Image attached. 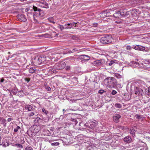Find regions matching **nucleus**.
Returning a JSON list of instances; mask_svg holds the SVG:
<instances>
[{
    "mask_svg": "<svg viewBox=\"0 0 150 150\" xmlns=\"http://www.w3.org/2000/svg\"><path fill=\"white\" fill-rule=\"evenodd\" d=\"M105 85L110 88H115L117 85L116 80L113 77H109L104 80Z\"/></svg>",
    "mask_w": 150,
    "mask_h": 150,
    "instance_id": "nucleus-1",
    "label": "nucleus"
},
{
    "mask_svg": "<svg viewBox=\"0 0 150 150\" xmlns=\"http://www.w3.org/2000/svg\"><path fill=\"white\" fill-rule=\"evenodd\" d=\"M112 37L111 35L107 34L104 35L100 39V42L103 44H107L112 42Z\"/></svg>",
    "mask_w": 150,
    "mask_h": 150,
    "instance_id": "nucleus-2",
    "label": "nucleus"
},
{
    "mask_svg": "<svg viewBox=\"0 0 150 150\" xmlns=\"http://www.w3.org/2000/svg\"><path fill=\"white\" fill-rule=\"evenodd\" d=\"M46 57L43 55L40 56H37L34 59V62L36 64L39 65L43 63L46 60Z\"/></svg>",
    "mask_w": 150,
    "mask_h": 150,
    "instance_id": "nucleus-3",
    "label": "nucleus"
},
{
    "mask_svg": "<svg viewBox=\"0 0 150 150\" xmlns=\"http://www.w3.org/2000/svg\"><path fill=\"white\" fill-rule=\"evenodd\" d=\"M66 64L64 62L57 63L55 64L54 67L57 70L63 69L65 67Z\"/></svg>",
    "mask_w": 150,
    "mask_h": 150,
    "instance_id": "nucleus-4",
    "label": "nucleus"
},
{
    "mask_svg": "<svg viewBox=\"0 0 150 150\" xmlns=\"http://www.w3.org/2000/svg\"><path fill=\"white\" fill-rule=\"evenodd\" d=\"M51 55H52V59L53 58L54 59V60L55 61H57L61 57L60 54L57 53L56 52L52 53Z\"/></svg>",
    "mask_w": 150,
    "mask_h": 150,
    "instance_id": "nucleus-5",
    "label": "nucleus"
},
{
    "mask_svg": "<svg viewBox=\"0 0 150 150\" xmlns=\"http://www.w3.org/2000/svg\"><path fill=\"white\" fill-rule=\"evenodd\" d=\"M97 122L96 120L94 121H90L87 123V127L89 128L93 129L96 127L97 125Z\"/></svg>",
    "mask_w": 150,
    "mask_h": 150,
    "instance_id": "nucleus-6",
    "label": "nucleus"
},
{
    "mask_svg": "<svg viewBox=\"0 0 150 150\" xmlns=\"http://www.w3.org/2000/svg\"><path fill=\"white\" fill-rule=\"evenodd\" d=\"M134 92L135 94L137 95H141L142 96L144 93L143 91L141 88L137 87H136L134 88Z\"/></svg>",
    "mask_w": 150,
    "mask_h": 150,
    "instance_id": "nucleus-7",
    "label": "nucleus"
},
{
    "mask_svg": "<svg viewBox=\"0 0 150 150\" xmlns=\"http://www.w3.org/2000/svg\"><path fill=\"white\" fill-rule=\"evenodd\" d=\"M132 48L136 50L142 51H144L145 49V48L144 47L138 45H137L135 46H133Z\"/></svg>",
    "mask_w": 150,
    "mask_h": 150,
    "instance_id": "nucleus-8",
    "label": "nucleus"
},
{
    "mask_svg": "<svg viewBox=\"0 0 150 150\" xmlns=\"http://www.w3.org/2000/svg\"><path fill=\"white\" fill-rule=\"evenodd\" d=\"M137 127L136 126H132L129 130L130 133L133 136H135V133L137 131Z\"/></svg>",
    "mask_w": 150,
    "mask_h": 150,
    "instance_id": "nucleus-9",
    "label": "nucleus"
},
{
    "mask_svg": "<svg viewBox=\"0 0 150 150\" xmlns=\"http://www.w3.org/2000/svg\"><path fill=\"white\" fill-rule=\"evenodd\" d=\"M18 17L20 21L25 22L27 20L25 16L23 14H18Z\"/></svg>",
    "mask_w": 150,
    "mask_h": 150,
    "instance_id": "nucleus-10",
    "label": "nucleus"
},
{
    "mask_svg": "<svg viewBox=\"0 0 150 150\" xmlns=\"http://www.w3.org/2000/svg\"><path fill=\"white\" fill-rule=\"evenodd\" d=\"M110 11L108 10H106V11L103 12L101 13L102 18H105V17H107L110 16Z\"/></svg>",
    "mask_w": 150,
    "mask_h": 150,
    "instance_id": "nucleus-11",
    "label": "nucleus"
},
{
    "mask_svg": "<svg viewBox=\"0 0 150 150\" xmlns=\"http://www.w3.org/2000/svg\"><path fill=\"white\" fill-rule=\"evenodd\" d=\"M105 61L104 59L97 60L95 61V64L97 66H100L104 64Z\"/></svg>",
    "mask_w": 150,
    "mask_h": 150,
    "instance_id": "nucleus-12",
    "label": "nucleus"
},
{
    "mask_svg": "<svg viewBox=\"0 0 150 150\" xmlns=\"http://www.w3.org/2000/svg\"><path fill=\"white\" fill-rule=\"evenodd\" d=\"M118 62V61L117 60L114 59L110 61L109 62H107L106 64L108 66H113L116 64Z\"/></svg>",
    "mask_w": 150,
    "mask_h": 150,
    "instance_id": "nucleus-13",
    "label": "nucleus"
},
{
    "mask_svg": "<svg viewBox=\"0 0 150 150\" xmlns=\"http://www.w3.org/2000/svg\"><path fill=\"white\" fill-rule=\"evenodd\" d=\"M79 58L81 59H83L86 61H88L90 59V57L88 55L84 54L80 55Z\"/></svg>",
    "mask_w": 150,
    "mask_h": 150,
    "instance_id": "nucleus-14",
    "label": "nucleus"
},
{
    "mask_svg": "<svg viewBox=\"0 0 150 150\" xmlns=\"http://www.w3.org/2000/svg\"><path fill=\"white\" fill-rule=\"evenodd\" d=\"M124 141L127 143H130L132 141V139L130 136H127L124 138Z\"/></svg>",
    "mask_w": 150,
    "mask_h": 150,
    "instance_id": "nucleus-15",
    "label": "nucleus"
},
{
    "mask_svg": "<svg viewBox=\"0 0 150 150\" xmlns=\"http://www.w3.org/2000/svg\"><path fill=\"white\" fill-rule=\"evenodd\" d=\"M112 138V136L109 133H105L104 136V138L106 140H108Z\"/></svg>",
    "mask_w": 150,
    "mask_h": 150,
    "instance_id": "nucleus-16",
    "label": "nucleus"
},
{
    "mask_svg": "<svg viewBox=\"0 0 150 150\" xmlns=\"http://www.w3.org/2000/svg\"><path fill=\"white\" fill-rule=\"evenodd\" d=\"M121 117V116L118 114H116L113 116L114 121L116 123L119 122V118Z\"/></svg>",
    "mask_w": 150,
    "mask_h": 150,
    "instance_id": "nucleus-17",
    "label": "nucleus"
},
{
    "mask_svg": "<svg viewBox=\"0 0 150 150\" xmlns=\"http://www.w3.org/2000/svg\"><path fill=\"white\" fill-rule=\"evenodd\" d=\"M25 108L26 110H28V111H33L34 110V108L30 105H26L25 106Z\"/></svg>",
    "mask_w": 150,
    "mask_h": 150,
    "instance_id": "nucleus-18",
    "label": "nucleus"
},
{
    "mask_svg": "<svg viewBox=\"0 0 150 150\" xmlns=\"http://www.w3.org/2000/svg\"><path fill=\"white\" fill-rule=\"evenodd\" d=\"M113 16L115 18H121V15L119 11H116L113 14Z\"/></svg>",
    "mask_w": 150,
    "mask_h": 150,
    "instance_id": "nucleus-19",
    "label": "nucleus"
},
{
    "mask_svg": "<svg viewBox=\"0 0 150 150\" xmlns=\"http://www.w3.org/2000/svg\"><path fill=\"white\" fill-rule=\"evenodd\" d=\"M87 123H85L82 122L79 123V126H81L82 128H86L87 127Z\"/></svg>",
    "mask_w": 150,
    "mask_h": 150,
    "instance_id": "nucleus-20",
    "label": "nucleus"
},
{
    "mask_svg": "<svg viewBox=\"0 0 150 150\" xmlns=\"http://www.w3.org/2000/svg\"><path fill=\"white\" fill-rule=\"evenodd\" d=\"M17 95L20 97H22L25 95V94L23 91H20L17 93Z\"/></svg>",
    "mask_w": 150,
    "mask_h": 150,
    "instance_id": "nucleus-21",
    "label": "nucleus"
},
{
    "mask_svg": "<svg viewBox=\"0 0 150 150\" xmlns=\"http://www.w3.org/2000/svg\"><path fill=\"white\" fill-rule=\"evenodd\" d=\"M136 119H138L139 121H140L141 124H142L143 123L142 121H143L144 120V119L143 117H141V115H136Z\"/></svg>",
    "mask_w": 150,
    "mask_h": 150,
    "instance_id": "nucleus-22",
    "label": "nucleus"
},
{
    "mask_svg": "<svg viewBox=\"0 0 150 150\" xmlns=\"http://www.w3.org/2000/svg\"><path fill=\"white\" fill-rule=\"evenodd\" d=\"M121 17H123L124 15H125V13H126V11L125 10H120L119 11Z\"/></svg>",
    "mask_w": 150,
    "mask_h": 150,
    "instance_id": "nucleus-23",
    "label": "nucleus"
},
{
    "mask_svg": "<svg viewBox=\"0 0 150 150\" xmlns=\"http://www.w3.org/2000/svg\"><path fill=\"white\" fill-rule=\"evenodd\" d=\"M64 28L65 29H71V24H70V23H69L68 24H65L64 25Z\"/></svg>",
    "mask_w": 150,
    "mask_h": 150,
    "instance_id": "nucleus-24",
    "label": "nucleus"
},
{
    "mask_svg": "<svg viewBox=\"0 0 150 150\" xmlns=\"http://www.w3.org/2000/svg\"><path fill=\"white\" fill-rule=\"evenodd\" d=\"M33 8L35 11H38L39 12L41 11V9H40L38 8V7L35 6H33Z\"/></svg>",
    "mask_w": 150,
    "mask_h": 150,
    "instance_id": "nucleus-25",
    "label": "nucleus"
},
{
    "mask_svg": "<svg viewBox=\"0 0 150 150\" xmlns=\"http://www.w3.org/2000/svg\"><path fill=\"white\" fill-rule=\"evenodd\" d=\"M48 20L50 23H52L53 24H55V22L54 21L53 17L49 18H48Z\"/></svg>",
    "mask_w": 150,
    "mask_h": 150,
    "instance_id": "nucleus-26",
    "label": "nucleus"
},
{
    "mask_svg": "<svg viewBox=\"0 0 150 150\" xmlns=\"http://www.w3.org/2000/svg\"><path fill=\"white\" fill-rule=\"evenodd\" d=\"M145 93L148 95L150 96V86L148 89H146L145 90Z\"/></svg>",
    "mask_w": 150,
    "mask_h": 150,
    "instance_id": "nucleus-27",
    "label": "nucleus"
},
{
    "mask_svg": "<svg viewBox=\"0 0 150 150\" xmlns=\"http://www.w3.org/2000/svg\"><path fill=\"white\" fill-rule=\"evenodd\" d=\"M114 76L117 79H120L122 78V76L118 74H115Z\"/></svg>",
    "mask_w": 150,
    "mask_h": 150,
    "instance_id": "nucleus-28",
    "label": "nucleus"
},
{
    "mask_svg": "<svg viewBox=\"0 0 150 150\" xmlns=\"http://www.w3.org/2000/svg\"><path fill=\"white\" fill-rule=\"evenodd\" d=\"M35 68H33V67L31 68L29 70V73H30L33 74L35 72Z\"/></svg>",
    "mask_w": 150,
    "mask_h": 150,
    "instance_id": "nucleus-29",
    "label": "nucleus"
},
{
    "mask_svg": "<svg viewBox=\"0 0 150 150\" xmlns=\"http://www.w3.org/2000/svg\"><path fill=\"white\" fill-rule=\"evenodd\" d=\"M115 106L117 108H120L122 107V105L119 103H116L115 105Z\"/></svg>",
    "mask_w": 150,
    "mask_h": 150,
    "instance_id": "nucleus-30",
    "label": "nucleus"
},
{
    "mask_svg": "<svg viewBox=\"0 0 150 150\" xmlns=\"http://www.w3.org/2000/svg\"><path fill=\"white\" fill-rule=\"evenodd\" d=\"M71 121H72L71 123L75 125H76L78 123V122L76 119H73Z\"/></svg>",
    "mask_w": 150,
    "mask_h": 150,
    "instance_id": "nucleus-31",
    "label": "nucleus"
},
{
    "mask_svg": "<svg viewBox=\"0 0 150 150\" xmlns=\"http://www.w3.org/2000/svg\"><path fill=\"white\" fill-rule=\"evenodd\" d=\"M56 69L54 68H50L49 69V71L51 72V73H56V71L55 70Z\"/></svg>",
    "mask_w": 150,
    "mask_h": 150,
    "instance_id": "nucleus-32",
    "label": "nucleus"
},
{
    "mask_svg": "<svg viewBox=\"0 0 150 150\" xmlns=\"http://www.w3.org/2000/svg\"><path fill=\"white\" fill-rule=\"evenodd\" d=\"M58 28H59L61 30H63L65 29L64 26L63 25H59L58 26Z\"/></svg>",
    "mask_w": 150,
    "mask_h": 150,
    "instance_id": "nucleus-33",
    "label": "nucleus"
},
{
    "mask_svg": "<svg viewBox=\"0 0 150 150\" xmlns=\"http://www.w3.org/2000/svg\"><path fill=\"white\" fill-rule=\"evenodd\" d=\"M41 119L39 117H37L34 120V121L35 122L39 123L41 121L40 120H41Z\"/></svg>",
    "mask_w": 150,
    "mask_h": 150,
    "instance_id": "nucleus-34",
    "label": "nucleus"
},
{
    "mask_svg": "<svg viewBox=\"0 0 150 150\" xmlns=\"http://www.w3.org/2000/svg\"><path fill=\"white\" fill-rule=\"evenodd\" d=\"M25 150H33L32 148L30 146H28L25 148Z\"/></svg>",
    "mask_w": 150,
    "mask_h": 150,
    "instance_id": "nucleus-35",
    "label": "nucleus"
},
{
    "mask_svg": "<svg viewBox=\"0 0 150 150\" xmlns=\"http://www.w3.org/2000/svg\"><path fill=\"white\" fill-rule=\"evenodd\" d=\"M42 111L43 112H44L45 114L47 115L48 114L49 112L47 110H46L45 109L42 108Z\"/></svg>",
    "mask_w": 150,
    "mask_h": 150,
    "instance_id": "nucleus-36",
    "label": "nucleus"
},
{
    "mask_svg": "<svg viewBox=\"0 0 150 150\" xmlns=\"http://www.w3.org/2000/svg\"><path fill=\"white\" fill-rule=\"evenodd\" d=\"M59 143L58 142L53 143L51 144V145L53 146H56L58 145Z\"/></svg>",
    "mask_w": 150,
    "mask_h": 150,
    "instance_id": "nucleus-37",
    "label": "nucleus"
},
{
    "mask_svg": "<svg viewBox=\"0 0 150 150\" xmlns=\"http://www.w3.org/2000/svg\"><path fill=\"white\" fill-rule=\"evenodd\" d=\"M39 14L40 16H44V13L43 12V11L41 10V11L39 12Z\"/></svg>",
    "mask_w": 150,
    "mask_h": 150,
    "instance_id": "nucleus-38",
    "label": "nucleus"
},
{
    "mask_svg": "<svg viewBox=\"0 0 150 150\" xmlns=\"http://www.w3.org/2000/svg\"><path fill=\"white\" fill-rule=\"evenodd\" d=\"M21 129L20 127L19 126H17L16 128L14 129V132H18V130Z\"/></svg>",
    "mask_w": 150,
    "mask_h": 150,
    "instance_id": "nucleus-39",
    "label": "nucleus"
},
{
    "mask_svg": "<svg viewBox=\"0 0 150 150\" xmlns=\"http://www.w3.org/2000/svg\"><path fill=\"white\" fill-rule=\"evenodd\" d=\"M15 145L17 146L18 147L20 148H23V146L22 145L19 144H15Z\"/></svg>",
    "mask_w": 150,
    "mask_h": 150,
    "instance_id": "nucleus-40",
    "label": "nucleus"
},
{
    "mask_svg": "<svg viewBox=\"0 0 150 150\" xmlns=\"http://www.w3.org/2000/svg\"><path fill=\"white\" fill-rule=\"evenodd\" d=\"M132 48V47H131V46L129 45H127L126 47V49L127 50H131Z\"/></svg>",
    "mask_w": 150,
    "mask_h": 150,
    "instance_id": "nucleus-41",
    "label": "nucleus"
},
{
    "mask_svg": "<svg viewBox=\"0 0 150 150\" xmlns=\"http://www.w3.org/2000/svg\"><path fill=\"white\" fill-rule=\"evenodd\" d=\"M6 120L5 119H3L2 120V122L3 123V124L4 126L6 125Z\"/></svg>",
    "mask_w": 150,
    "mask_h": 150,
    "instance_id": "nucleus-42",
    "label": "nucleus"
},
{
    "mask_svg": "<svg viewBox=\"0 0 150 150\" xmlns=\"http://www.w3.org/2000/svg\"><path fill=\"white\" fill-rule=\"evenodd\" d=\"M34 115V113L33 112H31L29 113L28 114V116L29 117H31L32 116H33Z\"/></svg>",
    "mask_w": 150,
    "mask_h": 150,
    "instance_id": "nucleus-43",
    "label": "nucleus"
},
{
    "mask_svg": "<svg viewBox=\"0 0 150 150\" xmlns=\"http://www.w3.org/2000/svg\"><path fill=\"white\" fill-rule=\"evenodd\" d=\"M25 81H27V83H28L30 81V79L29 78H25Z\"/></svg>",
    "mask_w": 150,
    "mask_h": 150,
    "instance_id": "nucleus-44",
    "label": "nucleus"
},
{
    "mask_svg": "<svg viewBox=\"0 0 150 150\" xmlns=\"http://www.w3.org/2000/svg\"><path fill=\"white\" fill-rule=\"evenodd\" d=\"M117 92L114 90H113L111 93L113 95H115L117 93Z\"/></svg>",
    "mask_w": 150,
    "mask_h": 150,
    "instance_id": "nucleus-45",
    "label": "nucleus"
},
{
    "mask_svg": "<svg viewBox=\"0 0 150 150\" xmlns=\"http://www.w3.org/2000/svg\"><path fill=\"white\" fill-rule=\"evenodd\" d=\"M45 88L48 91H51V89L50 87L47 86Z\"/></svg>",
    "mask_w": 150,
    "mask_h": 150,
    "instance_id": "nucleus-46",
    "label": "nucleus"
},
{
    "mask_svg": "<svg viewBox=\"0 0 150 150\" xmlns=\"http://www.w3.org/2000/svg\"><path fill=\"white\" fill-rule=\"evenodd\" d=\"M105 91L104 90H103L101 89L98 92L99 93L102 94V93H104V92Z\"/></svg>",
    "mask_w": 150,
    "mask_h": 150,
    "instance_id": "nucleus-47",
    "label": "nucleus"
},
{
    "mask_svg": "<svg viewBox=\"0 0 150 150\" xmlns=\"http://www.w3.org/2000/svg\"><path fill=\"white\" fill-rule=\"evenodd\" d=\"M132 63L134 64H136L138 65H139V64L138 62L134 61H132Z\"/></svg>",
    "mask_w": 150,
    "mask_h": 150,
    "instance_id": "nucleus-48",
    "label": "nucleus"
},
{
    "mask_svg": "<svg viewBox=\"0 0 150 150\" xmlns=\"http://www.w3.org/2000/svg\"><path fill=\"white\" fill-rule=\"evenodd\" d=\"M78 23L73 22L72 23H70V24H71V27L72 28L74 25L77 24Z\"/></svg>",
    "mask_w": 150,
    "mask_h": 150,
    "instance_id": "nucleus-49",
    "label": "nucleus"
},
{
    "mask_svg": "<svg viewBox=\"0 0 150 150\" xmlns=\"http://www.w3.org/2000/svg\"><path fill=\"white\" fill-rule=\"evenodd\" d=\"M79 50L78 49L76 48H74L72 50V52H75L78 51Z\"/></svg>",
    "mask_w": 150,
    "mask_h": 150,
    "instance_id": "nucleus-50",
    "label": "nucleus"
},
{
    "mask_svg": "<svg viewBox=\"0 0 150 150\" xmlns=\"http://www.w3.org/2000/svg\"><path fill=\"white\" fill-rule=\"evenodd\" d=\"M12 120H13V119L12 118H9L8 119L7 121L8 122H9Z\"/></svg>",
    "mask_w": 150,
    "mask_h": 150,
    "instance_id": "nucleus-51",
    "label": "nucleus"
},
{
    "mask_svg": "<svg viewBox=\"0 0 150 150\" xmlns=\"http://www.w3.org/2000/svg\"><path fill=\"white\" fill-rule=\"evenodd\" d=\"M4 80H5V79H3V78H2V79H1V80H0V82H1V83H3V82H4Z\"/></svg>",
    "mask_w": 150,
    "mask_h": 150,
    "instance_id": "nucleus-52",
    "label": "nucleus"
},
{
    "mask_svg": "<svg viewBox=\"0 0 150 150\" xmlns=\"http://www.w3.org/2000/svg\"><path fill=\"white\" fill-rule=\"evenodd\" d=\"M45 8H49V6L48 4L47 3H46L45 4Z\"/></svg>",
    "mask_w": 150,
    "mask_h": 150,
    "instance_id": "nucleus-53",
    "label": "nucleus"
},
{
    "mask_svg": "<svg viewBox=\"0 0 150 150\" xmlns=\"http://www.w3.org/2000/svg\"><path fill=\"white\" fill-rule=\"evenodd\" d=\"M70 68V67L67 66L66 68V70H67L69 69Z\"/></svg>",
    "mask_w": 150,
    "mask_h": 150,
    "instance_id": "nucleus-54",
    "label": "nucleus"
},
{
    "mask_svg": "<svg viewBox=\"0 0 150 150\" xmlns=\"http://www.w3.org/2000/svg\"><path fill=\"white\" fill-rule=\"evenodd\" d=\"M127 12H128L126 11V13H125V15H124V16L125 17L127 16L128 15V14H127Z\"/></svg>",
    "mask_w": 150,
    "mask_h": 150,
    "instance_id": "nucleus-55",
    "label": "nucleus"
},
{
    "mask_svg": "<svg viewBox=\"0 0 150 150\" xmlns=\"http://www.w3.org/2000/svg\"><path fill=\"white\" fill-rule=\"evenodd\" d=\"M94 26V27H97V23H93V24Z\"/></svg>",
    "mask_w": 150,
    "mask_h": 150,
    "instance_id": "nucleus-56",
    "label": "nucleus"
},
{
    "mask_svg": "<svg viewBox=\"0 0 150 150\" xmlns=\"http://www.w3.org/2000/svg\"><path fill=\"white\" fill-rule=\"evenodd\" d=\"M73 79L74 80H76V81H77V79L76 78V77H74L73 78Z\"/></svg>",
    "mask_w": 150,
    "mask_h": 150,
    "instance_id": "nucleus-57",
    "label": "nucleus"
},
{
    "mask_svg": "<svg viewBox=\"0 0 150 150\" xmlns=\"http://www.w3.org/2000/svg\"><path fill=\"white\" fill-rule=\"evenodd\" d=\"M72 51L70 50L69 51V52L70 53H71L74 52H72Z\"/></svg>",
    "mask_w": 150,
    "mask_h": 150,
    "instance_id": "nucleus-58",
    "label": "nucleus"
},
{
    "mask_svg": "<svg viewBox=\"0 0 150 150\" xmlns=\"http://www.w3.org/2000/svg\"><path fill=\"white\" fill-rule=\"evenodd\" d=\"M21 1H26V0H20Z\"/></svg>",
    "mask_w": 150,
    "mask_h": 150,
    "instance_id": "nucleus-59",
    "label": "nucleus"
},
{
    "mask_svg": "<svg viewBox=\"0 0 150 150\" xmlns=\"http://www.w3.org/2000/svg\"><path fill=\"white\" fill-rule=\"evenodd\" d=\"M13 93L14 95H15L16 94V93L15 92H13Z\"/></svg>",
    "mask_w": 150,
    "mask_h": 150,
    "instance_id": "nucleus-60",
    "label": "nucleus"
},
{
    "mask_svg": "<svg viewBox=\"0 0 150 150\" xmlns=\"http://www.w3.org/2000/svg\"><path fill=\"white\" fill-rule=\"evenodd\" d=\"M148 62L149 63H150V59H149V60H148Z\"/></svg>",
    "mask_w": 150,
    "mask_h": 150,
    "instance_id": "nucleus-61",
    "label": "nucleus"
},
{
    "mask_svg": "<svg viewBox=\"0 0 150 150\" xmlns=\"http://www.w3.org/2000/svg\"><path fill=\"white\" fill-rule=\"evenodd\" d=\"M70 101H71V103H72L73 102V101L72 100H71Z\"/></svg>",
    "mask_w": 150,
    "mask_h": 150,
    "instance_id": "nucleus-62",
    "label": "nucleus"
},
{
    "mask_svg": "<svg viewBox=\"0 0 150 150\" xmlns=\"http://www.w3.org/2000/svg\"><path fill=\"white\" fill-rule=\"evenodd\" d=\"M77 26V25H76V24L75 25V27H76Z\"/></svg>",
    "mask_w": 150,
    "mask_h": 150,
    "instance_id": "nucleus-63",
    "label": "nucleus"
},
{
    "mask_svg": "<svg viewBox=\"0 0 150 150\" xmlns=\"http://www.w3.org/2000/svg\"><path fill=\"white\" fill-rule=\"evenodd\" d=\"M65 111V110H64V109H63V111Z\"/></svg>",
    "mask_w": 150,
    "mask_h": 150,
    "instance_id": "nucleus-64",
    "label": "nucleus"
}]
</instances>
